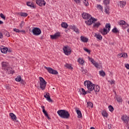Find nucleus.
Masks as SVG:
<instances>
[{"label":"nucleus","instance_id":"nucleus-1","mask_svg":"<svg viewBox=\"0 0 129 129\" xmlns=\"http://www.w3.org/2000/svg\"><path fill=\"white\" fill-rule=\"evenodd\" d=\"M57 114L61 118H69L70 117L69 112L66 110H59L57 111Z\"/></svg>","mask_w":129,"mask_h":129},{"label":"nucleus","instance_id":"nucleus-2","mask_svg":"<svg viewBox=\"0 0 129 129\" xmlns=\"http://www.w3.org/2000/svg\"><path fill=\"white\" fill-rule=\"evenodd\" d=\"M84 86L88 88V93H90L91 91H93L94 89V84L89 81H86L84 83Z\"/></svg>","mask_w":129,"mask_h":129},{"label":"nucleus","instance_id":"nucleus-3","mask_svg":"<svg viewBox=\"0 0 129 129\" xmlns=\"http://www.w3.org/2000/svg\"><path fill=\"white\" fill-rule=\"evenodd\" d=\"M110 24L107 23L105 25V28L100 30V32L102 35H107V33H108L110 31Z\"/></svg>","mask_w":129,"mask_h":129},{"label":"nucleus","instance_id":"nucleus-4","mask_svg":"<svg viewBox=\"0 0 129 129\" xmlns=\"http://www.w3.org/2000/svg\"><path fill=\"white\" fill-rule=\"evenodd\" d=\"M39 84H40V87L41 88V89H42V90H45V88H46V85L47 84V82H46V81H45V80L40 77L39 78Z\"/></svg>","mask_w":129,"mask_h":129},{"label":"nucleus","instance_id":"nucleus-5","mask_svg":"<svg viewBox=\"0 0 129 129\" xmlns=\"http://www.w3.org/2000/svg\"><path fill=\"white\" fill-rule=\"evenodd\" d=\"M32 34L34 36H39V35H41V33H42V31H41V29L38 27H34L32 30Z\"/></svg>","mask_w":129,"mask_h":129},{"label":"nucleus","instance_id":"nucleus-6","mask_svg":"<svg viewBox=\"0 0 129 129\" xmlns=\"http://www.w3.org/2000/svg\"><path fill=\"white\" fill-rule=\"evenodd\" d=\"M97 21V19L95 18H93L92 17V16L88 19V21H86L85 23L88 26H90L94 23V22H96Z\"/></svg>","mask_w":129,"mask_h":129},{"label":"nucleus","instance_id":"nucleus-7","mask_svg":"<svg viewBox=\"0 0 129 129\" xmlns=\"http://www.w3.org/2000/svg\"><path fill=\"white\" fill-rule=\"evenodd\" d=\"M63 51L65 55H70L71 54V48L69 46H64L63 48Z\"/></svg>","mask_w":129,"mask_h":129},{"label":"nucleus","instance_id":"nucleus-8","mask_svg":"<svg viewBox=\"0 0 129 129\" xmlns=\"http://www.w3.org/2000/svg\"><path fill=\"white\" fill-rule=\"evenodd\" d=\"M44 68L45 69H47L48 72L49 73H50L51 74H54V75H56V74H58V72L55 70H53V69L47 67H44Z\"/></svg>","mask_w":129,"mask_h":129},{"label":"nucleus","instance_id":"nucleus-9","mask_svg":"<svg viewBox=\"0 0 129 129\" xmlns=\"http://www.w3.org/2000/svg\"><path fill=\"white\" fill-rule=\"evenodd\" d=\"M82 17L84 20H89L91 18V15L88 13H83L82 14Z\"/></svg>","mask_w":129,"mask_h":129},{"label":"nucleus","instance_id":"nucleus-10","mask_svg":"<svg viewBox=\"0 0 129 129\" xmlns=\"http://www.w3.org/2000/svg\"><path fill=\"white\" fill-rule=\"evenodd\" d=\"M59 37H61L60 32H56L54 35H50V38L52 39V40L58 39Z\"/></svg>","mask_w":129,"mask_h":129},{"label":"nucleus","instance_id":"nucleus-11","mask_svg":"<svg viewBox=\"0 0 129 129\" xmlns=\"http://www.w3.org/2000/svg\"><path fill=\"white\" fill-rule=\"evenodd\" d=\"M36 3L37 5L39 6V7H42V6H45L46 5V2L44 0H36Z\"/></svg>","mask_w":129,"mask_h":129},{"label":"nucleus","instance_id":"nucleus-12","mask_svg":"<svg viewBox=\"0 0 129 129\" xmlns=\"http://www.w3.org/2000/svg\"><path fill=\"white\" fill-rule=\"evenodd\" d=\"M89 59L90 61H91V62L92 63V64H93L95 67L98 68V66H99V64H98V63L96 62V61H95L93 58H90V57H89Z\"/></svg>","mask_w":129,"mask_h":129},{"label":"nucleus","instance_id":"nucleus-13","mask_svg":"<svg viewBox=\"0 0 129 129\" xmlns=\"http://www.w3.org/2000/svg\"><path fill=\"white\" fill-rule=\"evenodd\" d=\"M41 108L42 109V112L44 113L45 116H46L48 119H50V117H49V115L48 114L47 111L45 110V106H41Z\"/></svg>","mask_w":129,"mask_h":129},{"label":"nucleus","instance_id":"nucleus-14","mask_svg":"<svg viewBox=\"0 0 129 129\" xmlns=\"http://www.w3.org/2000/svg\"><path fill=\"white\" fill-rule=\"evenodd\" d=\"M44 97L46 98L47 100L49 102H52V100L51 99V97H50V94L49 93H45V95H44Z\"/></svg>","mask_w":129,"mask_h":129},{"label":"nucleus","instance_id":"nucleus-15","mask_svg":"<svg viewBox=\"0 0 129 129\" xmlns=\"http://www.w3.org/2000/svg\"><path fill=\"white\" fill-rule=\"evenodd\" d=\"M119 26H125V27L127 28L128 27V24L123 20H120L119 22Z\"/></svg>","mask_w":129,"mask_h":129},{"label":"nucleus","instance_id":"nucleus-16","mask_svg":"<svg viewBox=\"0 0 129 129\" xmlns=\"http://www.w3.org/2000/svg\"><path fill=\"white\" fill-rule=\"evenodd\" d=\"M1 51L2 53H4V54H6L7 52H8V48L2 46V47H1Z\"/></svg>","mask_w":129,"mask_h":129},{"label":"nucleus","instance_id":"nucleus-17","mask_svg":"<svg viewBox=\"0 0 129 129\" xmlns=\"http://www.w3.org/2000/svg\"><path fill=\"white\" fill-rule=\"evenodd\" d=\"M10 116H11V118L12 120H14V121H16V120H17V116H16V115L13 113H10Z\"/></svg>","mask_w":129,"mask_h":129},{"label":"nucleus","instance_id":"nucleus-18","mask_svg":"<svg viewBox=\"0 0 129 129\" xmlns=\"http://www.w3.org/2000/svg\"><path fill=\"white\" fill-rule=\"evenodd\" d=\"M125 5H126V3L124 1H120L118 3V6H119L121 8H123V7L125 6Z\"/></svg>","mask_w":129,"mask_h":129},{"label":"nucleus","instance_id":"nucleus-19","mask_svg":"<svg viewBox=\"0 0 129 129\" xmlns=\"http://www.w3.org/2000/svg\"><path fill=\"white\" fill-rule=\"evenodd\" d=\"M95 92H99V91L100 90V88L97 85H94V89Z\"/></svg>","mask_w":129,"mask_h":129},{"label":"nucleus","instance_id":"nucleus-20","mask_svg":"<svg viewBox=\"0 0 129 129\" xmlns=\"http://www.w3.org/2000/svg\"><path fill=\"white\" fill-rule=\"evenodd\" d=\"M76 111L78 114V118H81V117H82V114L81 113V111L79 110H78L77 108H76Z\"/></svg>","mask_w":129,"mask_h":129},{"label":"nucleus","instance_id":"nucleus-21","mask_svg":"<svg viewBox=\"0 0 129 129\" xmlns=\"http://www.w3.org/2000/svg\"><path fill=\"white\" fill-rule=\"evenodd\" d=\"M72 30H73L77 34H79V29L75 25L72 26Z\"/></svg>","mask_w":129,"mask_h":129},{"label":"nucleus","instance_id":"nucleus-22","mask_svg":"<svg viewBox=\"0 0 129 129\" xmlns=\"http://www.w3.org/2000/svg\"><path fill=\"white\" fill-rule=\"evenodd\" d=\"M80 38L82 42H83L84 43H87L88 42V38L83 36H81Z\"/></svg>","mask_w":129,"mask_h":129},{"label":"nucleus","instance_id":"nucleus-23","mask_svg":"<svg viewBox=\"0 0 129 129\" xmlns=\"http://www.w3.org/2000/svg\"><path fill=\"white\" fill-rule=\"evenodd\" d=\"M95 37H96L99 41H101V40H102V36L99 33H95Z\"/></svg>","mask_w":129,"mask_h":129},{"label":"nucleus","instance_id":"nucleus-24","mask_svg":"<svg viewBox=\"0 0 129 129\" xmlns=\"http://www.w3.org/2000/svg\"><path fill=\"white\" fill-rule=\"evenodd\" d=\"M121 118H122V120H123V121H124V122H127L129 120L128 117H127L125 115H123Z\"/></svg>","mask_w":129,"mask_h":129},{"label":"nucleus","instance_id":"nucleus-25","mask_svg":"<svg viewBox=\"0 0 129 129\" xmlns=\"http://www.w3.org/2000/svg\"><path fill=\"white\" fill-rule=\"evenodd\" d=\"M115 94L116 95V99L118 102H121L122 101V99L120 96H118L116 95V92H115Z\"/></svg>","mask_w":129,"mask_h":129},{"label":"nucleus","instance_id":"nucleus-26","mask_svg":"<svg viewBox=\"0 0 129 129\" xmlns=\"http://www.w3.org/2000/svg\"><path fill=\"white\" fill-rule=\"evenodd\" d=\"M2 67H7L9 68V62L7 61H3L2 62Z\"/></svg>","mask_w":129,"mask_h":129},{"label":"nucleus","instance_id":"nucleus-27","mask_svg":"<svg viewBox=\"0 0 129 129\" xmlns=\"http://www.w3.org/2000/svg\"><path fill=\"white\" fill-rule=\"evenodd\" d=\"M61 26L62 28H64V29H67V28H68V24L66 22H62Z\"/></svg>","mask_w":129,"mask_h":129},{"label":"nucleus","instance_id":"nucleus-28","mask_svg":"<svg viewBox=\"0 0 129 129\" xmlns=\"http://www.w3.org/2000/svg\"><path fill=\"white\" fill-rule=\"evenodd\" d=\"M27 6H28V7H30V8H33L34 9L36 8V7L34 6V4H33V3H31V2H27Z\"/></svg>","mask_w":129,"mask_h":129},{"label":"nucleus","instance_id":"nucleus-29","mask_svg":"<svg viewBox=\"0 0 129 129\" xmlns=\"http://www.w3.org/2000/svg\"><path fill=\"white\" fill-rule=\"evenodd\" d=\"M18 15H19V16H21V17H28V14L26 13L21 12L19 13Z\"/></svg>","mask_w":129,"mask_h":129},{"label":"nucleus","instance_id":"nucleus-30","mask_svg":"<svg viewBox=\"0 0 129 129\" xmlns=\"http://www.w3.org/2000/svg\"><path fill=\"white\" fill-rule=\"evenodd\" d=\"M103 3L105 7H108L107 5H109L110 1L109 0H103Z\"/></svg>","mask_w":129,"mask_h":129},{"label":"nucleus","instance_id":"nucleus-31","mask_svg":"<svg viewBox=\"0 0 129 129\" xmlns=\"http://www.w3.org/2000/svg\"><path fill=\"white\" fill-rule=\"evenodd\" d=\"M87 106V107H91V108H92V107H93V104H92L91 102H88Z\"/></svg>","mask_w":129,"mask_h":129},{"label":"nucleus","instance_id":"nucleus-32","mask_svg":"<svg viewBox=\"0 0 129 129\" xmlns=\"http://www.w3.org/2000/svg\"><path fill=\"white\" fill-rule=\"evenodd\" d=\"M105 12L106 13V14H109V6L105 7Z\"/></svg>","mask_w":129,"mask_h":129},{"label":"nucleus","instance_id":"nucleus-33","mask_svg":"<svg viewBox=\"0 0 129 129\" xmlns=\"http://www.w3.org/2000/svg\"><path fill=\"white\" fill-rule=\"evenodd\" d=\"M64 66L65 67H66V68H68V69H73V68L71 67V64H70L69 63H66Z\"/></svg>","mask_w":129,"mask_h":129},{"label":"nucleus","instance_id":"nucleus-34","mask_svg":"<svg viewBox=\"0 0 129 129\" xmlns=\"http://www.w3.org/2000/svg\"><path fill=\"white\" fill-rule=\"evenodd\" d=\"M16 81H17V82H20L21 80H22V77L21 76H18L15 79Z\"/></svg>","mask_w":129,"mask_h":129},{"label":"nucleus","instance_id":"nucleus-35","mask_svg":"<svg viewBox=\"0 0 129 129\" xmlns=\"http://www.w3.org/2000/svg\"><path fill=\"white\" fill-rule=\"evenodd\" d=\"M4 35L6 36V37H10V33L8 32L7 30L4 31Z\"/></svg>","mask_w":129,"mask_h":129},{"label":"nucleus","instance_id":"nucleus-36","mask_svg":"<svg viewBox=\"0 0 129 129\" xmlns=\"http://www.w3.org/2000/svg\"><path fill=\"white\" fill-rule=\"evenodd\" d=\"M127 58V53H122V55L120 56V58Z\"/></svg>","mask_w":129,"mask_h":129},{"label":"nucleus","instance_id":"nucleus-37","mask_svg":"<svg viewBox=\"0 0 129 129\" xmlns=\"http://www.w3.org/2000/svg\"><path fill=\"white\" fill-rule=\"evenodd\" d=\"M100 25V23L97 22L93 24V27L94 28H98V27H99Z\"/></svg>","mask_w":129,"mask_h":129},{"label":"nucleus","instance_id":"nucleus-38","mask_svg":"<svg viewBox=\"0 0 129 129\" xmlns=\"http://www.w3.org/2000/svg\"><path fill=\"white\" fill-rule=\"evenodd\" d=\"M78 62H79V63H80V64H82L84 63V60L81 58H79L78 59Z\"/></svg>","mask_w":129,"mask_h":129},{"label":"nucleus","instance_id":"nucleus-39","mask_svg":"<svg viewBox=\"0 0 129 129\" xmlns=\"http://www.w3.org/2000/svg\"><path fill=\"white\" fill-rule=\"evenodd\" d=\"M99 74L100 76H102L103 77H104V76L105 75V72L103 71H99Z\"/></svg>","mask_w":129,"mask_h":129},{"label":"nucleus","instance_id":"nucleus-40","mask_svg":"<svg viewBox=\"0 0 129 129\" xmlns=\"http://www.w3.org/2000/svg\"><path fill=\"white\" fill-rule=\"evenodd\" d=\"M112 32L113 33H114L115 34H116L117 33H118V30H117V28H114L112 30Z\"/></svg>","mask_w":129,"mask_h":129},{"label":"nucleus","instance_id":"nucleus-41","mask_svg":"<svg viewBox=\"0 0 129 129\" xmlns=\"http://www.w3.org/2000/svg\"><path fill=\"white\" fill-rule=\"evenodd\" d=\"M82 92L84 95H85L88 93V91H86L83 88H82Z\"/></svg>","mask_w":129,"mask_h":129},{"label":"nucleus","instance_id":"nucleus-42","mask_svg":"<svg viewBox=\"0 0 129 129\" xmlns=\"http://www.w3.org/2000/svg\"><path fill=\"white\" fill-rule=\"evenodd\" d=\"M102 115H103V116H104L105 117H107V113H106V112L104 111H102Z\"/></svg>","mask_w":129,"mask_h":129},{"label":"nucleus","instance_id":"nucleus-43","mask_svg":"<svg viewBox=\"0 0 129 129\" xmlns=\"http://www.w3.org/2000/svg\"><path fill=\"white\" fill-rule=\"evenodd\" d=\"M84 4L85 6H86V7H88V6H89V3H88V0H84Z\"/></svg>","mask_w":129,"mask_h":129},{"label":"nucleus","instance_id":"nucleus-44","mask_svg":"<svg viewBox=\"0 0 129 129\" xmlns=\"http://www.w3.org/2000/svg\"><path fill=\"white\" fill-rule=\"evenodd\" d=\"M24 26H25V22L22 21L21 24L19 25L20 29H22L23 27H24Z\"/></svg>","mask_w":129,"mask_h":129},{"label":"nucleus","instance_id":"nucleus-45","mask_svg":"<svg viewBox=\"0 0 129 129\" xmlns=\"http://www.w3.org/2000/svg\"><path fill=\"white\" fill-rule=\"evenodd\" d=\"M108 108H109V111H111V112H112V111H113V110H114V108H113V107H112V106H111V105H109V106H108Z\"/></svg>","mask_w":129,"mask_h":129},{"label":"nucleus","instance_id":"nucleus-46","mask_svg":"<svg viewBox=\"0 0 129 129\" xmlns=\"http://www.w3.org/2000/svg\"><path fill=\"white\" fill-rule=\"evenodd\" d=\"M97 8L98 9H99V10H101V11H102V10H103V8L100 5H97Z\"/></svg>","mask_w":129,"mask_h":129},{"label":"nucleus","instance_id":"nucleus-47","mask_svg":"<svg viewBox=\"0 0 129 129\" xmlns=\"http://www.w3.org/2000/svg\"><path fill=\"white\" fill-rule=\"evenodd\" d=\"M0 17H1V18H2V19H3V20H6V17L5 16V15H4V14L1 13V14H0Z\"/></svg>","mask_w":129,"mask_h":129},{"label":"nucleus","instance_id":"nucleus-48","mask_svg":"<svg viewBox=\"0 0 129 129\" xmlns=\"http://www.w3.org/2000/svg\"><path fill=\"white\" fill-rule=\"evenodd\" d=\"M84 51H85L87 53H90V50L89 49L86 48V47H84Z\"/></svg>","mask_w":129,"mask_h":129},{"label":"nucleus","instance_id":"nucleus-49","mask_svg":"<svg viewBox=\"0 0 129 129\" xmlns=\"http://www.w3.org/2000/svg\"><path fill=\"white\" fill-rule=\"evenodd\" d=\"M13 30L14 32H16V33H20V30L17 28H14Z\"/></svg>","mask_w":129,"mask_h":129},{"label":"nucleus","instance_id":"nucleus-50","mask_svg":"<svg viewBox=\"0 0 129 129\" xmlns=\"http://www.w3.org/2000/svg\"><path fill=\"white\" fill-rule=\"evenodd\" d=\"M108 82L111 84V85H112V84H114V81L111 80V81H109Z\"/></svg>","mask_w":129,"mask_h":129},{"label":"nucleus","instance_id":"nucleus-51","mask_svg":"<svg viewBox=\"0 0 129 129\" xmlns=\"http://www.w3.org/2000/svg\"><path fill=\"white\" fill-rule=\"evenodd\" d=\"M82 72L84 74H86V73H87V70L82 69Z\"/></svg>","mask_w":129,"mask_h":129},{"label":"nucleus","instance_id":"nucleus-52","mask_svg":"<svg viewBox=\"0 0 129 129\" xmlns=\"http://www.w3.org/2000/svg\"><path fill=\"white\" fill-rule=\"evenodd\" d=\"M74 2H75L76 4H80L81 3V0H74Z\"/></svg>","mask_w":129,"mask_h":129},{"label":"nucleus","instance_id":"nucleus-53","mask_svg":"<svg viewBox=\"0 0 129 129\" xmlns=\"http://www.w3.org/2000/svg\"><path fill=\"white\" fill-rule=\"evenodd\" d=\"M125 67L126 68V69H129V64L127 63L125 64Z\"/></svg>","mask_w":129,"mask_h":129},{"label":"nucleus","instance_id":"nucleus-54","mask_svg":"<svg viewBox=\"0 0 129 129\" xmlns=\"http://www.w3.org/2000/svg\"><path fill=\"white\" fill-rule=\"evenodd\" d=\"M3 33H0V39H3Z\"/></svg>","mask_w":129,"mask_h":129},{"label":"nucleus","instance_id":"nucleus-55","mask_svg":"<svg viewBox=\"0 0 129 129\" xmlns=\"http://www.w3.org/2000/svg\"><path fill=\"white\" fill-rule=\"evenodd\" d=\"M20 81L22 84H25V81H24L23 80H21Z\"/></svg>","mask_w":129,"mask_h":129},{"label":"nucleus","instance_id":"nucleus-56","mask_svg":"<svg viewBox=\"0 0 129 129\" xmlns=\"http://www.w3.org/2000/svg\"><path fill=\"white\" fill-rule=\"evenodd\" d=\"M20 33H26V31L24 30H20Z\"/></svg>","mask_w":129,"mask_h":129},{"label":"nucleus","instance_id":"nucleus-57","mask_svg":"<svg viewBox=\"0 0 129 129\" xmlns=\"http://www.w3.org/2000/svg\"><path fill=\"white\" fill-rule=\"evenodd\" d=\"M122 55V53H119L118 54V56L119 57V58H120V57H121V55Z\"/></svg>","mask_w":129,"mask_h":129},{"label":"nucleus","instance_id":"nucleus-58","mask_svg":"<svg viewBox=\"0 0 129 129\" xmlns=\"http://www.w3.org/2000/svg\"><path fill=\"white\" fill-rule=\"evenodd\" d=\"M3 24H4V22H3L2 21L0 20V25H3Z\"/></svg>","mask_w":129,"mask_h":129},{"label":"nucleus","instance_id":"nucleus-59","mask_svg":"<svg viewBox=\"0 0 129 129\" xmlns=\"http://www.w3.org/2000/svg\"><path fill=\"white\" fill-rule=\"evenodd\" d=\"M36 17H37V18H39L40 17V15H39V14H36Z\"/></svg>","mask_w":129,"mask_h":129},{"label":"nucleus","instance_id":"nucleus-60","mask_svg":"<svg viewBox=\"0 0 129 129\" xmlns=\"http://www.w3.org/2000/svg\"><path fill=\"white\" fill-rule=\"evenodd\" d=\"M127 31L128 32V33H129V29L127 30Z\"/></svg>","mask_w":129,"mask_h":129},{"label":"nucleus","instance_id":"nucleus-61","mask_svg":"<svg viewBox=\"0 0 129 129\" xmlns=\"http://www.w3.org/2000/svg\"><path fill=\"white\" fill-rule=\"evenodd\" d=\"M67 128H68V126H67Z\"/></svg>","mask_w":129,"mask_h":129},{"label":"nucleus","instance_id":"nucleus-62","mask_svg":"<svg viewBox=\"0 0 129 129\" xmlns=\"http://www.w3.org/2000/svg\"><path fill=\"white\" fill-rule=\"evenodd\" d=\"M80 92V94H81V92Z\"/></svg>","mask_w":129,"mask_h":129}]
</instances>
